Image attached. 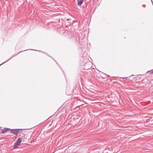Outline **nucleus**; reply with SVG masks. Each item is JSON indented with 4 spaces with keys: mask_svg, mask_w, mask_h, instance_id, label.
Here are the masks:
<instances>
[{
    "mask_svg": "<svg viewBox=\"0 0 153 153\" xmlns=\"http://www.w3.org/2000/svg\"><path fill=\"white\" fill-rule=\"evenodd\" d=\"M22 141V139L21 138H19L17 140V141H16V143H15V146H19L20 145V143Z\"/></svg>",
    "mask_w": 153,
    "mask_h": 153,
    "instance_id": "2",
    "label": "nucleus"
},
{
    "mask_svg": "<svg viewBox=\"0 0 153 153\" xmlns=\"http://www.w3.org/2000/svg\"><path fill=\"white\" fill-rule=\"evenodd\" d=\"M122 78L123 79H126L127 78V77H124V78Z\"/></svg>",
    "mask_w": 153,
    "mask_h": 153,
    "instance_id": "7",
    "label": "nucleus"
},
{
    "mask_svg": "<svg viewBox=\"0 0 153 153\" xmlns=\"http://www.w3.org/2000/svg\"><path fill=\"white\" fill-rule=\"evenodd\" d=\"M22 129H16L10 130V132L12 134L16 135L18 133H20L22 132Z\"/></svg>",
    "mask_w": 153,
    "mask_h": 153,
    "instance_id": "1",
    "label": "nucleus"
},
{
    "mask_svg": "<svg viewBox=\"0 0 153 153\" xmlns=\"http://www.w3.org/2000/svg\"><path fill=\"white\" fill-rule=\"evenodd\" d=\"M2 129L0 128V134L2 133Z\"/></svg>",
    "mask_w": 153,
    "mask_h": 153,
    "instance_id": "6",
    "label": "nucleus"
},
{
    "mask_svg": "<svg viewBox=\"0 0 153 153\" xmlns=\"http://www.w3.org/2000/svg\"><path fill=\"white\" fill-rule=\"evenodd\" d=\"M10 130V129L9 128H4V129H2V133H4L7 132V131Z\"/></svg>",
    "mask_w": 153,
    "mask_h": 153,
    "instance_id": "4",
    "label": "nucleus"
},
{
    "mask_svg": "<svg viewBox=\"0 0 153 153\" xmlns=\"http://www.w3.org/2000/svg\"><path fill=\"white\" fill-rule=\"evenodd\" d=\"M147 73H148V74H153V71H149L147 72Z\"/></svg>",
    "mask_w": 153,
    "mask_h": 153,
    "instance_id": "5",
    "label": "nucleus"
},
{
    "mask_svg": "<svg viewBox=\"0 0 153 153\" xmlns=\"http://www.w3.org/2000/svg\"><path fill=\"white\" fill-rule=\"evenodd\" d=\"M78 4L79 6H81L82 4L83 0H77Z\"/></svg>",
    "mask_w": 153,
    "mask_h": 153,
    "instance_id": "3",
    "label": "nucleus"
}]
</instances>
